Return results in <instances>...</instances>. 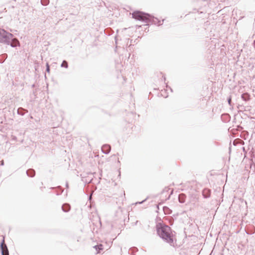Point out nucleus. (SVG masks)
<instances>
[{"label": "nucleus", "instance_id": "nucleus-1", "mask_svg": "<svg viewBox=\"0 0 255 255\" xmlns=\"http://www.w3.org/2000/svg\"><path fill=\"white\" fill-rule=\"evenodd\" d=\"M158 235L170 244H173L174 237L171 231L170 228L167 225L158 223L156 226Z\"/></svg>", "mask_w": 255, "mask_h": 255}, {"label": "nucleus", "instance_id": "nucleus-2", "mask_svg": "<svg viewBox=\"0 0 255 255\" xmlns=\"http://www.w3.org/2000/svg\"><path fill=\"white\" fill-rule=\"evenodd\" d=\"M132 18L147 22L148 20V15L140 11H135L132 13Z\"/></svg>", "mask_w": 255, "mask_h": 255}, {"label": "nucleus", "instance_id": "nucleus-3", "mask_svg": "<svg viewBox=\"0 0 255 255\" xmlns=\"http://www.w3.org/2000/svg\"><path fill=\"white\" fill-rule=\"evenodd\" d=\"M12 35L7 32L3 29H0V41L1 42H8L12 38Z\"/></svg>", "mask_w": 255, "mask_h": 255}, {"label": "nucleus", "instance_id": "nucleus-4", "mask_svg": "<svg viewBox=\"0 0 255 255\" xmlns=\"http://www.w3.org/2000/svg\"><path fill=\"white\" fill-rule=\"evenodd\" d=\"M1 249L2 251V255H9L8 251L6 245L4 243V241L1 245Z\"/></svg>", "mask_w": 255, "mask_h": 255}, {"label": "nucleus", "instance_id": "nucleus-5", "mask_svg": "<svg viewBox=\"0 0 255 255\" xmlns=\"http://www.w3.org/2000/svg\"><path fill=\"white\" fill-rule=\"evenodd\" d=\"M103 151L106 153H108L111 150V147L109 145H104L102 148Z\"/></svg>", "mask_w": 255, "mask_h": 255}, {"label": "nucleus", "instance_id": "nucleus-6", "mask_svg": "<svg viewBox=\"0 0 255 255\" xmlns=\"http://www.w3.org/2000/svg\"><path fill=\"white\" fill-rule=\"evenodd\" d=\"M203 195L206 198L209 197L210 196V190L208 189H204Z\"/></svg>", "mask_w": 255, "mask_h": 255}, {"label": "nucleus", "instance_id": "nucleus-7", "mask_svg": "<svg viewBox=\"0 0 255 255\" xmlns=\"http://www.w3.org/2000/svg\"><path fill=\"white\" fill-rule=\"evenodd\" d=\"M10 45L12 47H15L19 45V41L16 39H12Z\"/></svg>", "mask_w": 255, "mask_h": 255}, {"label": "nucleus", "instance_id": "nucleus-8", "mask_svg": "<svg viewBox=\"0 0 255 255\" xmlns=\"http://www.w3.org/2000/svg\"><path fill=\"white\" fill-rule=\"evenodd\" d=\"M96 250L97 251V253H100L101 251L103 250V246L102 244L96 246L95 247Z\"/></svg>", "mask_w": 255, "mask_h": 255}, {"label": "nucleus", "instance_id": "nucleus-9", "mask_svg": "<svg viewBox=\"0 0 255 255\" xmlns=\"http://www.w3.org/2000/svg\"><path fill=\"white\" fill-rule=\"evenodd\" d=\"M61 66L63 67L67 68L68 67L67 62L66 61H63L61 64Z\"/></svg>", "mask_w": 255, "mask_h": 255}, {"label": "nucleus", "instance_id": "nucleus-10", "mask_svg": "<svg viewBox=\"0 0 255 255\" xmlns=\"http://www.w3.org/2000/svg\"><path fill=\"white\" fill-rule=\"evenodd\" d=\"M248 96V94H244V95H243V96H242V98H244L245 96Z\"/></svg>", "mask_w": 255, "mask_h": 255}]
</instances>
